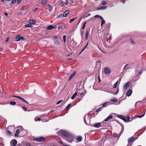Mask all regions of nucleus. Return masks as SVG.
<instances>
[{"mask_svg":"<svg viewBox=\"0 0 146 146\" xmlns=\"http://www.w3.org/2000/svg\"><path fill=\"white\" fill-rule=\"evenodd\" d=\"M145 113V112L143 114H142V115H138V116H137V117L139 118H141V117H143Z\"/></svg>","mask_w":146,"mask_h":146,"instance_id":"ea45409f","label":"nucleus"},{"mask_svg":"<svg viewBox=\"0 0 146 146\" xmlns=\"http://www.w3.org/2000/svg\"><path fill=\"white\" fill-rule=\"evenodd\" d=\"M131 43L132 44H135V42L133 40H131Z\"/></svg>","mask_w":146,"mask_h":146,"instance_id":"0e129e2a","label":"nucleus"},{"mask_svg":"<svg viewBox=\"0 0 146 146\" xmlns=\"http://www.w3.org/2000/svg\"><path fill=\"white\" fill-rule=\"evenodd\" d=\"M59 5L62 7H63L65 5V2L63 1H62L60 2Z\"/></svg>","mask_w":146,"mask_h":146,"instance_id":"393cba45","label":"nucleus"},{"mask_svg":"<svg viewBox=\"0 0 146 146\" xmlns=\"http://www.w3.org/2000/svg\"><path fill=\"white\" fill-rule=\"evenodd\" d=\"M41 4L43 5H46L47 4V0H42Z\"/></svg>","mask_w":146,"mask_h":146,"instance_id":"a878e982","label":"nucleus"},{"mask_svg":"<svg viewBox=\"0 0 146 146\" xmlns=\"http://www.w3.org/2000/svg\"><path fill=\"white\" fill-rule=\"evenodd\" d=\"M26 146H31L30 144L29 143H27L26 144Z\"/></svg>","mask_w":146,"mask_h":146,"instance_id":"4d7b16f0","label":"nucleus"},{"mask_svg":"<svg viewBox=\"0 0 146 146\" xmlns=\"http://www.w3.org/2000/svg\"><path fill=\"white\" fill-rule=\"evenodd\" d=\"M127 121H129V118H130V117L129 116H127Z\"/></svg>","mask_w":146,"mask_h":146,"instance_id":"052dcab7","label":"nucleus"},{"mask_svg":"<svg viewBox=\"0 0 146 146\" xmlns=\"http://www.w3.org/2000/svg\"><path fill=\"white\" fill-rule=\"evenodd\" d=\"M113 118V116L112 115H110L107 118L104 119V121H107L109 119H112Z\"/></svg>","mask_w":146,"mask_h":146,"instance_id":"dca6fc26","label":"nucleus"},{"mask_svg":"<svg viewBox=\"0 0 146 146\" xmlns=\"http://www.w3.org/2000/svg\"><path fill=\"white\" fill-rule=\"evenodd\" d=\"M74 140L73 137L70 135V134L69 135V136H67L66 139V140L68 142L71 143Z\"/></svg>","mask_w":146,"mask_h":146,"instance_id":"7ed1b4c3","label":"nucleus"},{"mask_svg":"<svg viewBox=\"0 0 146 146\" xmlns=\"http://www.w3.org/2000/svg\"><path fill=\"white\" fill-rule=\"evenodd\" d=\"M41 118L40 117H39L37 118H36L35 119V121H38L40 120Z\"/></svg>","mask_w":146,"mask_h":146,"instance_id":"de8ad7c7","label":"nucleus"},{"mask_svg":"<svg viewBox=\"0 0 146 146\" xmlns=\"http://www.w3.org/2000/svg\"><path fill=\"white\" fill-rule=\"evenodd\" d=\"M4 13L5 15L6 16H7L8 15V14L6 12H4Z\"/></svg>","mask_w":146,"mask_h":146,"instance_id":"338daca9","label":"nucleus"},{"mask_svg":"<svg viewBox=\"0 0 146 146\" xmlns=\"http://www.w3.org/2000/svg\"><path fill=\"white\" fill-rule=\"evenodd\" d=\"M30 24H26L25 25V27H32V26Z\"/></svg>","mask_w":146,"mask_h":146,"instance_id":"79ce46f5","label":"nucleus"},{"mask_svg":"<svg viewBox=\"0 0 146 146\" xmlns=\"http://www.w3.org/2000/svg\"><path fill=\"white\" fill-rule=\"evenodd\" d=\"M102 107H101L98 108V109L96 110V111L98 112H99L100 111H101L102 110Z\"/></svg>","mask_w":146,"mask_h":146,"instance_id":"a19ab883","label":"nucleus"},{"mask_svg":"<svg viewBox=\"0 0 146 146\" xmlns=\"http://www.w3.org/2000/svg\"><path fill=\"white\" fill-rule=\"evenodd\" d=\"M54 43V44L56 45H58L59 43V42L57 40L55 41Z\"/></svg>","mask_w":146,"mask_h":146,"instance_id":"864d4df0","label":"nucleus"},{"mask_svg":"<svg viewBox=\"0 0 146 146\" xmlns=\"http://www.w3.org/2000/svg\"><path fill=\"white\" fill-rule=\"evenodd\" d=\"M15 38L17 39L16 40L17 41H20L21 40L22 41L25 40L24 37L22 36L20 37V35L16 36L15 37Z\"/></svg>","mask_w":146,"mask_h":146,"instance_id":"0eeeda50","label":"nucleus"},{"mask_svg":"<svg viewBox=\"0 0 146 146\" xmlns=\"http://www.w3.org/2000/svg\"><path fill=\"white\" fill-rule=\"evenodd\" d=\"M89 34V31L88 30H87L86 33V35L85 36V40H86L88 39V35Z\"/></svg>","mask_w":146,"mask_h":146,"instance_id":"a211bd4d","label":"nucleus"},{"mask_svg":"<svg viewBox=\"0 0 146 146\" xmlns=\"http://www.w3.org/2000/svg\"><path fill=\"white\" fill-rule=\"evenodd\" d=\"M107 4V2L105 1H103L102 2V5H105Z\"/></svg>","mask_w":146,"mask_h":146,"instance_id":"49530a36","label":"nucleus"},{"mask_svg":"<svg viewBox=\"0 0 146 146\" xmlns=\"http://www.w3.org/2000/svg\"><path fill=\"white\" fill-rule=\"evenodd\" d=\"M88 42L87 43V44L85 46V47H84V48L82 49V51L79 54H80L85 49V48H86L87 47V46L88 45Z\"/></svg>","mask_w":146,"mask_h":146,"instance_id":"473e14b6","label":"nucleus"},{"mask_svg":"<svg viewBox=\"0 0 146 146\" xmlns=\"http://www.w3.org/2000/svg\"><path fill=\"white\" fill-rule=\"evenodd\" d=\"M101 125V124L100 123H97L93 124V126L96 128H99Z\"/></svg>","mask_w":146,"mask_h":146,"instance_id":"4468645a","label":"nucleus"},{"mask_svg":"<svg viewBox=\"0 0 146 146\" xmlns=\"http://www.w3.org/2000/svg\"><path fill=\"white\" fill-rule=\"evenodd\" d=\"M76 74V72H74L70 76L69 80V81H70V80L73 78L74 76Z\"/></svg>","mask_w":146,"mask_h":146,"instance_id":"f3484780","label":"nucleus"},{"mask_svg":"<svg viewBox=\"0 0 146 146\" xmlns=\"http://www.w3.org/2000/svg\"><path fill=\"white\" fill-rule=\"evenodd\" d=\"M128 65V64H126L125 66H124V67L123 68V69H124L125 68H126V69H129L130 68V67H127V66Z\"/></svg>","mask_w":146,"mask_h":146,"instance_id":"37998d69","label":"nucleus"},{"mask_svg":"<svg viewBox=\"0 0 146 146\" xmlns=\"http://www.w3.org/2000/svg\"><path fill=\"white\" fill-rule=\"evenodd\" d=\"M47 7L48 9V10L49 11H51L52 10L53 7L50 4H48Z\"/></svg>","mask_w":146,"mask_h":146,"instance_id":"412c9836","label":"nucleus"},{"mask_svg":"<svg viewBox=\"0 0 146 146\" xmlns=\"http://www.w3.org/2000/svg\"><path fill=\"white\" fill-rule=\"evenodd\" d=\"M35 23V20L34 19H31L29 21V23L31 25L34 24Z\"/></svg>","mask_w":146,"mask_h":146,"instance_id":"4be33fe9","label":"nucleus"},{"mask_svg":"<svg viewBox=\"0 0 146 146\" xmlns=\"http://www.w3.org/2000/svg\"><path fill=\"white\" fill-rule=\"evenodd\" d=\"M123 129L122 128L121 130V131L120 132V133L119 134V136H120L121 135V134L123 133Z\"/></svg>","mask_w":146,"mask_h":146,"instance_id":"3c124183","label":"nucleus"},{"mask_svg":"<svg viewBox=\"0 0 146 146\" xmlns=\"http://www.w3.org/2000/svg\"><path fill=\"white\" fill-rule=\"evenodd\" d=\"M71 104H70L68 105V106L65 108V110H68L69 109L70 107L71 106Z\"/></svg>","mask_w":146,"mask_h":146,"instance_id":"c756f323","label":"nucleus"},{"mask_svg":"<svg viewBox=\"0 0 146 146\" xmlns=\"http://www.w3.org/2000/svg\"><path fill=\"white\" fill-rule=\"evenodd\" d=\"M6 133L7 135H10L11 134V132L9 130H7L6 131Z\"/></svg>","mask_w":146,"mask_h":146,"instance_id":"72a5a7b5","label":"nucleus"},{"mask_svg":"<svg viewBox=\"0 0 146 146\" xmlns=\"http://www.w3.org/2000/svg\"><path fill=\"white\" fill-rule=\"evenodd\" d=\"M38 7H36L34 9V11L35 12L38 10Z\"/></svg>","mask_w":146,"mask_h":146,"instance_id":"680f3d73","label":"nucleus"},{"mask_svg":"<svg viewBox=\"0 0 146 146\" xmlns=\"http://www.w3.org/2000/svg\"><path fill=\"white\" fill-rule=\"evenodd\" d=\"M107 8L106 6H102L100 7H99L97 8V10H104Z\"/></svg>","mask_w":146,"mask_h":146,"instance_id":"5701e85b","label":"nucleus"},{"mask_svg":"<svg viewBox=\"0 0 146 146\" xmlns=\"http://www.w3.org/2000/svg\"><path fill=\"white\" fill-rule=\"evenodd\" d=\"M113 118V116L112 115H110L107 118L104 119V121H107L109 119H112Z\"/></svg>","mask_w":146,"mask_h":146,"instance_id":"2eb2a0df","label":"nucleus"},{"mask_svg":"<svg viewBox=\"0 0 146 146\" xmlns=\"http://www.w3.org/2000/svg\"><path fill=\"white\" fill-rule=\"evenodd\" d=\"M108 104V103L107 102H105L104 103H103L102 104V107L103 108H105L106 107L107 105Z\"/></svg>","mask_w":146,"mask_h":146,"instance_id":"c85d7f7f","label":"nucleus"},{"mask_svg":"<svg viewBox=\"0 0 146 146\" xmlns=\"http://www.w3.org/2000/svg\"><path fill=\"white\" fill-rule=\"evenodd\" d=\"M12 96L13 97H15V98H19V99L23 100V101L25 102L28 104V103L23 98H22V97H21L18 96Z\"/></svg>","mask_w":146,"mask_h":146,"instance_id":"9b49d317","label":"nucleus"},{"mask_svg":"<svg viewBox=\"0 0 146 146\" xmlns=\"http://www.w3.org/2000/svg\"><path fill=\"white\" fill-rule=\"evenodd\" d=\"M142 73V72L141 71H140L139 72V73L137 74V76L140 75Z\"/></svg>","mask_w":146,"mask_h":146,"instance_id":"6e6d98bb","label":"nucleus"},{"mask_svg":"<svg viewBox=\"0 0 146 146\" xmlns=\"http://www.w3.org/2000/svg\"><path fill=\"white\" fill-rule=\"evenodd\" d=\"M104 72L106 74H109L111 73V70L108 67H105L104 68Z\"/></svg>","mask_w":146,"mask_h":146,"instance_id":"39448f33","label":"nucleus"},{"mask_svg":"<svg viewBox=\"0 0 146 146\" xmlns=\"http://www.w3.org/2000/svg\"><path fill=\"white\" fill-rule=\"evenodd\" d=\"M77 18V17H75V18H74L72 19H70L69 21V22L70 23H72V22L74 21L75 20V19H76Z\"/></svg>","mask_w":146,"mask_h":146,"instance_id":"c9c22d12","label":"nucleus"},{"mask_svg":"<svg viewBox=\"0 0 146 146\" xmlns=\"http://www.w3.org/2000/svg\"><path fill=\"white\" fill-rule=\"evenodd\" d=\"M80 95H82L84 94V93L83 92H82L80 94H79Z\"/></svg>","mask_w":146,"mask_h":146,"instance_id":"774afa93","label":"nucleus"},{"mask_svg":"<svg viewBox=\"0 0 146 146\" xmlns=\"http://www.w3.org/2000/svg\"><path fill=\"white\" fill-rule=\"evenodd\" d=\"M136 135H133L132 137H131L129 138L128 139V142L129 143H133L135 140L137 139L135 138Z\"/></svg>","mask_w":146,"mask_h":146,"instance_id":"20e7f679","label":"nucleus"},{"mask_svg":"<svg viewBox=\"0 0 146 146\" xmlns=\"http://www.w3.org/2000/svg\"><path fill=\"white\" fill-rule=\"evenodd\" d=\"M16 1V0H12V3H15Z\"/></svg>","mask_w":146,"mask_h":146,"instance_id":"5fc2aeb1","label":"nucleus"},{"mask_svg":"<svg viewBox=\"0 0 146 146\" xmlns=\"http://www.w3.org/2000/svg\"><path fill=\"white\" fill-rule=\"evenodd\" d=\"M9 104L12 105H15L16 104L15 102H10Z\"/></svg>","mask_w":146,"mask_h":146,"instance_id":"e433bc0d","label":"nucleus"},{"mask_svg":"<svg viewBox=\"0 0 146 146\" xmlns=\"http://www.w3.org/2000/svg\"><path fill=\"white\" fill-rule=\"evenodd\" d=\"M45 139V138L44 137H42L37 138H35L33 139V140L34 141L38 142H40L44 141Z\"/></svg>","mask_w":146,"mask_h":146,"instance_id":"f03ea898","label":"nucleus"},{"mask_svg":"<svg viewBox=\"0 0 146 146\" xmlns=\"http://www.w3.org/2000/svg\"><path fill=\"white\" fill-rule=\"evenodd\" d=\"M95 18H100V19H102V17L98 15H96L94 16Z\"/></svg>","mask_w":146,"mask_h":146,"instance_id":"4c0bfd02","label":"nucleus"},{"mask_svg":"<svg viewBox=\"0 0 146 146\" xmlns=\"http://www.w3.org/2000/svg\"><path fill=\"white\" fill-rule=\"evenodd\" d=\"M63 39L64 42L65 43L66 42V36L65 35H64L63 36Z\"/></svg>","mask_w":146,"mask_h":146,"instance_id":"09e8293b","label":"nucleus"},{"mask_svg":"<svg viewBox=\"0 0 146 146\" xmlns=\"http://www.w3.org/2000/svg\"><path fill=\"white\" fill-rule=\"evenodd\" d=\"M91 15L90 13H86L84 14V17H85V18L87 17H88L90 16Z\"/></svg>","mask_w":146,"mask_h":146,"instance_id":"2f4dec72","label":"nucleus"},{"mask_svg":"<svg viewBox=\"0 0 146 146\" xmlns=\"http://www.w3.org/2000/svg\"><path fill=\"white\" fill-rule=\"evenodd\" d=\"M101 19L102 20L101 23V26H102L105 23V22L104 20L103 19L102 17V19Z\"/></svg>","mask_w":146,"mask_h":146,"instance_id":"cd10ccee","label":"nucleus"},{"mask_svg":"<svg viewBox=\"0 0 146 146\" xmlns=\"http://www.w3.org/2000/svg\"><path fill=\"white\" fill-rule=\"evenodd\" d=\"M118 81H117L114 84L113 86V88H116L117 86V84H118Z\"/></svg>","mask_w":146,"mask_h":146,"instance_id":"58836bf2","label":"nucleus"},{"mask_svg":"<svg viewBox=\"0 0 146 146\" xmlns=\"http://www.w3.org/2000/svg\"><path fill=\"white\" fill-rule=\"evenodd\" d=\"M60 132L62 135L66 137L70 134L68 132L64 131H61Z\"/></svg>","mask_w":146,"mask_h":146,"instance_id":"423d86ee","label":"nucleus"},{"mask_svg":"<svg viewBox=\"0 0 146 146\" xmlns=\"http://www.w3.org/2000/svg\"><path fill=\"white\" fill-rule=\"evenodd\" d=\"M118 117L119 118L122 119L125 121H127V119L126 117L123 115H118Z\"/></svg>","mask_w":146,"mask_h":146,"instance_id":"9d476101","label":"nucleus"},{"mask_svg":"<svg viewBox=\"0 0 146 146\" xmlns=\"http://www.w3.org/2000/svg\"><path fill=\"white\" fill-rule=\"evenodd\" d=\"M111 101L113 102H116L117 101V100L115 98H113L111 100Z\"/></svg>","mask_w":146,"mask_h":146,"instance_id":"f704fd0d","label":"nucleus"},{"mask_svg":"<svg viewBox=\"0 0 146 146\" xmlns=\"http://www.w3.org/2000/svg\"><path fill=\"white\" fill-rule=\"evenodd\" d=\"M75 1V0H70L71 3H73Z\"/></svg>","mask_w":146,"mask_h":146,"instance_id":"e2e57ef3","label":"nucleus"},{"mask_svg":"<svg viewBox=\"0 0 146 146\" xmlns=\"http://www.w3.org/2000/svg\"><path fill=\"white\" fill-rule=\"evenodd\" d=\"M130 83V82H128L126 83L123 86L124 89L125 90L129 86Z\"/></svg>","mask_w":146,"mask_h":146,"instance_id":"6e6552de","label":"nucleus"},{"mask_svg":"<svg viewBox=\"0 0 146 146\" xmlns=\"http://www.w3.org/2000/svg\"><path fill=\"white\" fill-rule=\"evenodd\" d=\"M60 25L58 27V29L59 30L61 29L62 30V29H64L63 28L64 26V24H63L60 23Z\"/></svg>","mask_w":146,"mask_h":146,"instance_id":"aec40b11","label":"nucleus"},{"mask_svg":"<svg viewBox=\"0 0 146 146\" xmlns=\"http://www.w3.org/2000/svg\"><path fill=\"white\" fill-rule=\"evenodd\" d=\"M132 92V90H131L129 89L127 92L126 95L128 97L130 96Z\"/></svg>","mask_w":146,"mask_h":146,"instance_id":"ddd939ff","label":"nucleus"},{"mask_svg":"<svg viewBox=\"0 0 146 146\" xmlns=\"http://www.w3.org/2000/svg\"><path fill=\"white\" fill-rule=\"evenodd\" d=\"M53 29V26L52 25H50L47 27V29L48 30H50Z\"/></svg>","mask_w":146,"mask_h":146,"instance_id":"bb28decb","label":"nucleus"},{"mask_svg":"<svg viewBox=\"0 0 146 146\" xmlns=\"http://www.w3.org/2000/svg\"><path fill=\"white\" fill-rule=\"evenodd\" d=\"M77 139L78 141L80 142L82 140V138L81 136H79L78 137Z\"/></svg>","mask_w":146,"mask_h":146,"instance_id":"7c9ffc66","label":"nucleus"},{"mask_svg":"<svg viewBox=\"0 0 146 146\" xmlns=\"http://www.w3.org/2000/svg\"><path fill=\"white\" fill-rule=\"evenodd\" d=\"M22 0H17V3L18 4H19L21 1Z\"/></svg>","mask_w":146,"mask_h":146,"instance_id":"13d9d810","label":"nucleus"},{"mask_svg":"<svg viewBox=\"0 0 146 146\" xmlns=\"http://www.w3.org/2000/svg\"><path fill=\"white\" fill-rule=\"evenodd\" d=\"M119 92V88H118L117 89V91L115 93H114L113 94L114 95H116L118 92Z\"/></svg>","mask_w":146,"mask_h":146,"instance_id":"8fccbe9b","label":"nucleus"},{"mask_svg":"<svg viewBox=\"0 0 146 146\" xmlns=\"http://www.w3.org/2000/svg\"><path fill=\"white\" fill-rule=\"evenodd\" d=\"M12 142L13 146H15L17 143V141L15 139H13Z\"/></svg>","mask_w":146,"mask_h":146,"instance_id":"6ab92c4d","label":"nucleus"},{"mask_svg":"<svg viewBox=\"0 0 146 146\" xmlns=\"http://www.w3.org/2000/svg\"><path fill=\"white\" fill-rule=\"evenodd\" d=\"M70 13V11L68 10H67L63 13L62 16L64 17H67Z\"/></svg>","mask_w":146,"mask_h":146,"instance_id":"1a4fd4ad","label":"nucleus"},{"mask_svg":"<svg viewBox=\"0 0 146 146\" xmlns=\"http://www.w3.org/2000/svg\"><path fill=\"white\" fill-rule=\"evenodd\" d=\"M86 22H84L83 25V26L82 28V29L83 30H84V29L85 27V25H86Z\"/></svg>","mask_w":146,"mask_h":146,"instance_id":"c03bdc74","label":"nucleus"},{"mask_svg":"<svg viewBox=\"0 0 146 146\" xmlns=\"http://www.w3.org/2000/svg\"><path fill=\"white\" fill-rule=\"evenodd\" d=\"M21 108L24 111H27V108L25 107L22 106Z\"/></svg>","mask_w":146,"mask_h":146,"instance_id":"a18cd8bd","label":"nucleus"},{"mask_svg":"<svg viewBox=\"0 0 146 146\" xmlns=\"http://www.w3.org/2000/svg\"><path fill=\"white\" fill-rule=\"evenodd\" d=\"M9 39V37H7V40H5V42H7L8 41Z\"/></svg>","mask_w":146,"mask_h":146,"instance_id":"69168bd1","label":"nucleus"},{"mask_svg":"<svg viewBox=\"0 0 146 146\" xmlns=\"http://www.w3.org/2000/svg\"><path fill=\"white\" fill-rule=\"evenodd\" d=\"M62 101V100H61L58 101L57 103L56 104V105H58L59 104H60V103H61Z\"/></svg>","mask_w":146,"mask_h":146,"instance_id":"603ef678","label":"nucleus"},{"mask_svg":"<svg viewBox=\"0 0 146 146\" xmlns=\"http://www.w3.org/2000/svg\"><path fill=\"white\" fill-rule=\"evenodd\" d=\"M84 122L87 124H89L90 123V118L89 117V115L87 116L86 115L84 118Z\"/></svg>","mask_w":146,"mask_h":146,"instance_id":"f257e3e1","label":"nucleus"},{"mask_svg":"<svg viewBox=\"0 0 146 146\" xmlns=\"http://www.w3.org/2000/svg\"><path fill=\"white\" fill-rule=\"evenodd\" d=\"M79 90H77L76 91V92L74 93V94L71 97V98L72 100H73L75 98L76 96L77 95V94H80V93L78 92V91Z\"/></svg>","mask_w":146,"mask_h":146,"instance_id":"f8f14e48","label":"nucleus"},{"mask_svg":"<svg viewBox=\"0 0 146 146\" xmlns=\"http://www.w3.org/2000/svg\"><path fill=\"white\" fill-rule=\"evenodd\" d=\"M66 5H68V0H66V2H65Z\"/></svg>","mask_w":146,"mask_h":146,"instance_id":"bf43d9fd","label":"nucleus"},{"mask_svg":"<svg viewBox=\"0 0 146 146\" xmlns=\"http://www.w3.org/2000/svg\"><path fill=\"white\" fill-rule=\"evenodd\" d=\"M20 132V130L19 129H17L16 130V133L15 134V137H17L18 136L19 133Z\"/></svg>","mask_w":146,"mask_h":146,"instance_id":"b1692460","label":"nucleus"}]
</instances>
